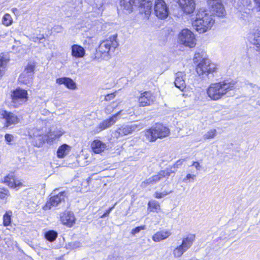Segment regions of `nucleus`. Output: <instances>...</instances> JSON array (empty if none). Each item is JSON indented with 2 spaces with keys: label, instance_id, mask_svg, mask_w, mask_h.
Listing matches in <instances>:
<instances>
[{
  "label": "nucleus",
  "instance_id": "1",
  "mask_svg": "<svg viewBox=\"0 0 260 260\" xmlns=\"http://www.w3.org/2000/svg\"><path fill=\"white\" fill-rule=\"evenodd\" d=\"M235 84L236 82L230 81L228 80L211 83L206 89L207 96L211 101H219L225 96L228 92L234 90Z\"/></svg>",
  "mask_w": 260,
  "mask_h": 260
},
{
  "label": "nucleus",
  "instance_id": "2",
  "mask_svg": "<svg viewBox=\"0 0 260 260\" xmlns=\"http://www.w3.org/2000/svg\"><path fill=\"white\" fill-rule=\"evenodd\" d=\"M117 35L110 36L108 39L102 41L91 57L92 61H100L108 60L111 57V53L113 52L118 47Z\"/></svg>",
  "mask_w": 260,
  "mask_h": 260
},
{
  "label": "nucleus",
  "instance_id": "3",
  "mask_svg": "<svg viewBox=\"0 0 260 260\" xmlns=\"http://www.w3.org/2000/svg\"><path fill=\"white\" fill-rule=\"evenodd\" d=\"M138 4L140 14L144 19H148L152 12V2L150 0H119L120 6L128 13L133 12Z\"/></svg>",
  "mask_w": 260,
  "mask_h": 260
},
{
  "label": "nucleus",
  "instance_id": "4",
  "mask_svg": "<svg viewBox=\"0 0 260 260\" xmlns=\"http://www.w3.org/2000/svg\"><path fill=\"white\" fill-rule=\"evenodd\" d=\"M171 134L170 128L161 122H156L144 131L145 140L150 143L155 142L157 139L168 137Z\"/></svg>",
  "mask_w": 260,
  "mask_h": 260
},
{
  "label": "nucleus",
  "instance_id": "5",
  "mask_svg": "<svg viewBox=\"0 0 260 260\" xmlns=\"http://www.w3.org/2000/svg\"><path fill=\"white\" fill-rule=\"evenodd\" d=\"M215 23V20L208 13L206 10L199 9L192 25L199 33H204L210 30Z\"/></svg>",
  "mask_w": 260,
  "mask_h": 260
},
{
  "label": "nucleus",
  "instance_id": "6",
  "mask_svg": "<svg viewBox=\"0 0 260 260\" xmlns=\"http://www.w3.org/2000/svg\"><path fill=\"white\" fill-rule=\"evenodd\" d=\"M217 65L206 57L202 58L196 67L197 73L202 78L217 72Z\"/></svg>",
  "mask_w": 260,
  "mask_h": 260
},
{
  "label": "nucleus",
  "instance_id": "7",
  "mask_svg": "<svg viewBox=\"0 0 260 260\" xmlns=\"http://www.w3.org/2000/svg\"><path fill=\"white\" fill-rule=\"evenodd\" d=\"M10 98L13 108L21 107L26 103L29 99L27 90L20 87H17L11 91Z\"/></svg>",
  "mask_w": 260,
  "mask_h": 260
},
{
  "label": "nucleus",
  "instance_id": "8",
  "mask_svg": "<svg viewBox=\"0 0 260 260\" xmlns=\"http://www.w3.org/2000/svg\"><path fill=\"white\" fill-rule=\"evenodd\" d=\"M0 121L3 123V128L8 129L19 123L20 117L13 113L4 109L0 110Z\"/></svg>",
  "mask_w": 260,
  "mask_h": 260
},
{
  "label": "nucleus",
  "instance_id": "9",
  "mask_svg": "<svg viewBox=\"0 0 260 260\" xmlns=\"http://www.w3.org/2000/svg\"><path fill=\"white\" fill-rule=\"evenodd\" d=\"M67 198L66 191H61L56 194L50 196L43 206L42 209L44 211L50 210L52 208L56 207L62 202H64Z\"/></svg>",
  "mask_w": 260,
  "mask_h": 260
},
{
  "label": "nucleus",
  "instance_id": "10",
  "mask_svg": "<svg viewBox=\"0 0 260 260\" xmlns=\"http://www.w3.org/2000/svg\"><path fill=\"white\" fill-rule=\"evenodd\" d=\"M180 43L185 47L194 48L196 45V39L194 34L189 29L184 28L178 34Z\"/></svg>",
  "mask_w": 260,
  "mask_h": 260
},
{
  "label": "nucleus",
  "instance_id": "11",
  "mask_svg": "<svg viewBox=\"0 0 260 260\" xmlns=\"http://www.w3.org/2000/svg\"><path fill=\"white\" fill-rule=\"evenodd\" d=\"M172 173H174V172L169 169L160 170L156 174L143 181L141 183V186L146 187L150 184H156L162 179H168Z\"/></svg>",
  "mask_w": 260,
  "mask_h": 260
},
{
  "label": "nucleus",
  "instance_id": "12",
  "mask_svg": "<svg viewBox=\"0 0 260 260\" xmlns=\"http://www.w3.org/2000/svg\"><path fill=\"white\" fill-rule=\"evenodd\" d=\"M138 98V105L140 107H148L152 105L155 100V96L150 90L141 91Z\"/></svg>",
  "mask_w": 260,
  "mask_h": 260
},
{
  "label": "nucleus",
  "instance_id": "13",
  "mask_svg": "<svg viewBox=\"0 0 260 260\" xmlns=\"http://www.w3.org/2000/svg\"><path fill=\"white\" fill-rule=\"evenodd\" d=\"M1 183L16 190L24 186L23 183L18 179L14 172H11L6 175L1 181Z\"/></svg>",
  "mask_w": 260,
  "mask_h": 260
},
{
  "label": "nucleus",
  "instance_id": "14",
  "mask_svg": "<svg viewBox=\"0 0 260 260\" xmlns=\"http://www.w3.org/2000/svg\"><path fill=\"white\" fill-rule=\"evenodd\" d=\"M154 14L161 19L167 18L169 14V8L164 0H155L154 6Z\"/></svg>",
  "mask_w": 260,
  "mask_h": 260
},
{
  "label": "nucleus",
  "instance_id": "15",
  "mask_svg": "<svg viewBox=\"0 0 260 260\" xmlns=\"http://www.w3.org/2000/svg\"><path fill=\"white\" fill-rule=\"evenodd\" d=\"M139 129V125L136 124L122 125L115 131V135L116 138H118L132 134Z\"/></svg>",
  "mask_w": 260,
  "mask_h": 260
},
{
  "label": "nucleus",
  "instance_id": "16",
  "mask_svg": "<svg viewBox=\"0 0 260 260\" xmlns=\"http://www.w3.org/2000/svg\"><path fill=\"white\" fill-rule=\"evenodd\" d=\"M122 112V110H120L116 113L111 116L108 118H107L102 121L98 125V126L96 128V131L94 132V133H98L104 129L110 127L111 126L115 123L118 119V116L121 114Z\"/></svg>",
  "mask_w": 260,
  "mask_h": 260
},
{
  "label": "nucleus",
  "instance_id": "17",
  "mask_svg": "<svg viewBox=\"0 0 260 260\" xmlns=\"http://www.w3.org/2000/svg\"><path fill=\"white\" fill-rule=\"evenodd\" d=\"M176 2L181 11L186 14H190L195 11V0H176Z\"/></svg>",
  "mask_w": 260,
  "mask_h": 260
},
{
  "label": "nucleus",
  "instance_id": "18",
  "mask_svg": "<svg viewBox=\"0 0 260 260\" xmlns=\"http://www.w3.org/2000/svg\"><path fill=\"white\" fill-rule=\"evenodd\" d=\"M211 15L214 17L224 18L226 15V11L222 2H216L215 4L208 6Z\"/></svg>",
  "mask_w": 260,
  "mask_h": 260
},
{
  "label": "nucleus",
  "instance_id": "19",
  "mask_svg": "<svg viewBox=\"0 0 260 260\" xmlns=\"http://www.w3.org/2000/svg\"><path fill=\"white\" fill-rule=\"evenodd\" d=\"M76 217L72 211L65 210L60 215L61 223L68 228H72L76 222Z\"/></svg>",
  "mask_w": 260,
  "mask_h": 260
},
{
  "label": "nucleus",
  "instance_id": "20",
  "mask_svg": "<svg viewBox=\"0 0 260 260\" xmlns=\"http://www.w3.org/2000/svg\"><path fill=\"white\" fill-rule=\"evenodd\" d=\"M57 84L64 85L66 88L70 90H76L77 88L76 82L70 77H61L56 79Z\"/></svg>",
  "mask_w": 260,
  "mask_h": 260
},
{
  "label": "nucleus",
  "instance_id": "21",
  "mask_svg": "<svg viewBox=\"0 0 260 260\" xmlns=\"http://www.w3.org/2000/svg\"><path fill=\"white\" fill-rule=\"evenodd\" d=\"M71 55L75 58H81L85 55V49L80 45L74 44L71 46Z\"/></svg>",
  "mask_w": 260,
  "mask_h": 260
},
{
  "label": "nucleus",
  "instance_id": "22",
  "mask_svg": "<svg viewBox=\"0 0 260 260\" xmlns=\"http://www.w3.org/2000/svg\"><path fill=\"white\" fill-rule=\"evenodd\" d=\"M185 76L184 73L182 72H178L175 75V86L181 91H184L186 87L184 80Z\"/></svg>",
  "mask_w": 260,
  "mask_h": 260
},
{
  "label": "nucleus",
  "instance_id": "23",
  "mask_svg": "<svg viewBox=\"0 0 260 260\" xmlns=\"http://www.w3.org/2000/svg\"><path fill=\"white\" fill-rule=\"evenodd\" d=\"M90 147L92 151L95 154H100L106 149V144L101 140L96 139L91 142Z\"/></svg>",
  "mask_w": 260,
  "mask_h": 260
},
{
  "label": "nucleus",
  "instance_id": "24",
  "mask_svg": "<svg viewBox=\"0 0 260 260\" xmlns=\"http://www.w3.org/2000/svg\"><path fill=\"white\" fill-rule=\"evenodd\" d=\"M171 235V232L169 230H161L156 232L152 237V239L154 242H159L163 241Z\"/></svg>",
  "mask_w": 260,
  "mask_h": 260
},
{
  "label": "nucleus",
  "instance_id": "25",
  "mask_svg": "<svg viewBox=\"0 0 260 260\" xmlns=\"http://www.w3.org/2000/svg\"><path fill=\"white\" fill-rule=\"evenodd\" d=\"M195 239V234H189L183 238L181 245L187 250L192 245Z\"/></svg>",
  "mask_w": 260,
  "mask_h": 260
},
{
  "label": "nucleus",
  "instance_id": "26",
  "mask_svg": "<svg viewBox=\"0 0 260 260\" xmlns=\"http://www.w3.org/2000/svg\"><path fill=\"white\" fill-rule=\"evenodd\" d=\"M161 210L160 204L158 201L154 200L149 201L147 204V213H158Z\"/></svg>",
  "mask_w": 260,
  "mask_h": 260
},
{
  "label": "nucleus",
  "instance_id": "27",
  "mask_svg": "<svg viewBox=\"0 0 260 260\" xmlns=\"http://www.w3.org/2000/svg\"><path fill=\"white\" fill-rule=\"evenodd\" d=\"M9 60L4 53L0 54V79L4 76Z\"/></svg>",
  "mask_w": 260,
  "mask_h": 260
},
{
  "label": "nucleus",
  "instance_id": "28",
  "mask_svg": "<svg viewBox=\"0 0 260 260\" xmlns=\"http://www.w3.org/2000/svg\"><path fill=\"white\" fill-rule=\"evenodd\" d=\"M70 149L71 147L66 144L60 145L57 150L56 154L57 157L59 158H63L68 154Z\"/></svg>",
  "mask_w": 260,
  "mask_h": 260
},
{
  "label": "nucleus",
  "instance_id": "29",
  "mask_svg": "<svg viewBox=\"0 0 260 260\" xmlns=\"http://www.w3.org/2000/svg\"><path fill=\"white\" fill-rule=\"evenodd\" d=\"M32 76L23 72L20 75L18 81L20 84L27 85L32 83Z\"/></svg>",
  "mask_w": 260,
  "mask_h": 260
},
{
  "label": "nucleus",
  "instance_id": "30",
  "mask_svg": "<svg viewBox=\"0 0 260 260\" xmlns=\"http://www.w3.org/2000/svg\"><path fill=\"white\" fill-rule=\"evenodd\" d=\"M13 212L11 210L6 211L3 216V224L4 226L11 225Z\"/></svg>",
  "mask_w": 260,
  "mask_h": 260
},
{
  "label": "nucleus",
  "instance_id": "31",
  "mask_svg": "<svg viewBox=\"0 0 260 260\" xmlns=\"http://www.w3.org/2000/svg\"><path fill=\"white\" fill-rule=\"evenodd\" d=\"M44 236L46 240L50 242H53L57 239L58 233L54 230H49L44 233Z\"/></svg>",
  "mask_w": 260,
  "mask_h": 260
},
{
  "label": "nucleus",
  "instance_id": "32",
  "mask_svg": "<svg viewBox=\"0 0 260 260\" xmlns=\"http://www.w3.org/2000/svg\"><path fill=\"white\" fill-rule=\"evenodd\" d=\"M186 250L181 244L176 246L173 251V254L175 257H180L186 251Z\"/></svg>",
  "mask_w": 260,
  "mask_h": 260
},
{
  "label": "nucleus",
  "instance_id": "33",
  "mask_svg": "<svg viewBox=\"0 0 260 260\" xmlns=\"http://www.w3.org/2000/svg\"><path fill=\"white\" fill-rule=\"evenodd\" d=\"M36 67V62H29L25 67L24 72L33 76Z\"/></svg>",
  "mask_w": 260,
  "mask_h": 260
},
{
  "label": "nucleus",
  "instance_id": "34",
  "mask_svg": "<svg viewBox=\"0 0 260 260\" xmlns=\"http://www.w3.org/2000/svg\"><path fill=\"white\" fill-rule=\"evenodd\" d=\"M2 22L3 24L6 26L11 25L13 22V20L11 15L8 13L5 14L3 17Z\"/></svg>",
  "mask_w": 260,
  "mask_h": 260
},
{
  "label": "nucleus",
  "instance_id": "35",
  "mask_svg": "<svg viewBox=\"0 0 260 260\" xmlns=\"http://www.w3.org/2000/svg\"><path fill=\"white\" fill-rule=\"evenodd\" d=\"M172 192V190H165L162 192L156 191L154 192L153 197L157 199H159L164 198L165 197L169 195Z\"/></svg>",
  "mask_w": 260,
  "mask_h": 260
},
{
  "label": "nucleus",
  "instance_id": "36",
  "mask_svg": "<svg viewBox=\"0 0 260 260\" xmlns=\"http://www.w3.org/2000/svg\"><path fill=\"white\" fill-rule=\"evenodd\" d=\"M10 196V191L5 187L0 188V199L7 200Z\"/></svg>",
  "mask_w": 260,
  "mask_h": 260
},
{
  "label": "nucleus",
  "instance_id": "37",
  "mask_svg": "<svg viewBox=\"0 0 260 260\" xmlns=\"http://www.w3.org/2000/svg\"><path fill=\"white\" fill-rule=\"evenodd\" d=\"M217 135V131L215 129H210L205 134L204 136V140L213 139Z\"/></svg>",
  "mask_w": 260,
  "mask_h": 260
},
{
  "label": "nucleus",
  "instance_id": "38",
  "mask_svg": "<svg viewBox=\"0 0 260 260\" xmlns=\"http://www.w3.org/2000/svg\"><path fill=\"white\" fill-rule=\"evenodd\" d=\"M240 4L239 7L240 10H244L245 8H247L251 6V0H240Z\"/></svg>",
  "mask_w": 260,
  "mask_h": 260
},
{
  "label": "nucleus",
  "instance_id": "39",
  "mask_svg": "<svg viewBox=\"0 0 260 260\" xmlns=\"http://www.w3.org/2000/svg\"><path fill=\"white\" fill-rule=\"evenodd\" d=\"M253 45L256 46L258 51H260V32L255 35L253 40Z\"/></svg>",
  "mask_w": 260,
  "mask_h": 260
},
{
  "label": "nucleus",
  "instance_id": "40",
  "mask_svg": "<svg viewBox=\"0 0 260 260\" xmlns=\"http://www.w3.org/2000/svg\"><path fill=\"white\" fill-rule=\"evenodd\" d=\"M145 229V225H142L140 226H137L134 229H133L131 232V235L134 236L136 234L139 233L141 231L144 230Z\"/></svg>",
  "mask_w": 260,
  "mask_h": 260
},
{
  "label": "nucleus",
  "instance_id": "41",
  "mask_svg": "<svg viewBox=\"0 0 260 260\" xmlns=\"http://www.w3.org/2000/svg\"><path fill=\"white\" fill-rule=\"evenodd\" d=\"M117 91H115L113 92L108 93L105 95L104 100L107 102L113 100L116 97Z\"/></svg>",
  "mask_w": 260,
  "mask_h": 260
},
{
  "label": "nucleus",
  "instance_id": "42",
  "mask_svg": "<svg viewBox=\"0 0 260 260\" xmlns=\"http://www.w3.org/2000/svg\"><path fill=\"white\" fill-rule=\"evenodd\" d=\"M196 177V176L195 175L190 174H188L186 175L185 177L183 178V181L184 182H186L187 181H193Z\"/></svg>",
  "mask_w": 260,
  "mask_h": 260
},
{
  "label": "nucleus",
  "instance_id": "43",
  "mask_svg": "<svg viewBox=\"0 0 260 260\" xmlns=\"http://www.w3.org/2000/svg\"><path fill=\"white\" fill-rule=\"evenodd\" d=\"M5 139L8 144H10V143L13 139V137L10 134H6L5 135Z\"/></svg>",
  "mask_w": 260,
  "mask_h": 260
},
{
  "label": "nucleus",
  "instance_id": "44",
  "mask_svg": "<svg viewBox=\"0 0 260 260\" xmlns=\"http://www.w3.org/2000/svg\"><path fill=\"white\" fill-rule=\"evenodd\" d=\"M183 160L182 159H179L177 160L175 163L173 165V167L177 168L178 166H181L183 164Z\"/></svg>",
  "mask_w": 260,
  "mask_h": 260
},
{
  "label": "nucleus",
  "instance_id": "45",
  "mask_svg": "<svg viewBox=\"0 0 260 260\" xmlns=\"http://www.w3.org/2000/svg\"><path fill=\"white\" fill-rule=\"evenodd\" d=\"M111 211L112 210H111L110 208H108L107 210L105 211L104 214L101 216V218H104L105 217L108 216Z\"/></svg>",
  "mask_w": 260,
  "mask_h": 260
},
{
  "label": "nucleus",
  "instance_id": "46",
  "mask_svg": "<svg viewBox=\"0 0 260 260\" xmlns=\"http://www.w3.org/2000/svg\"><path fill=\"white\" fill-rule=\"evenodd\" d=\"M221 0H207V4L208 6L215 4L216 2H221Z\"/></svg>",
  "mask_w": 260,
  "mask_h": 260
},
{
  "label": "nucleus",
  "instance_id": "47",
  "mask_svg": "<svg viewBox=\"0 0 260 260\" xmlns=\"http://www.w3.org/2000/svg\"><path fill=\"white\" fill-rule=\"evenodd\" d=\"M192 166H194L197 170H199L200 168V165L198 161H193Z\"/></svg>",
  "mask_w": 260,
  "mask_h": 260
},
{
  "label": "nucleus",
  "instance_id": "48",
  "mask_svg": "<svg viewBox=\"0 0 260 260\" xmlns=\"http://www.w3.org/2000/svg\"><path fill=\"white\" fill-rule=\"evenodd\" d=\"M256 8L260 11V0H253Z\"/></svg>",
  "mask_w": 260,
  "mask_h": 260
},
{
  "label": "nucleus",
  "instance_id": "49",
  "mask_svg": "<svg viewBox=\"0 0 260 260\" xmlns=\"http://www.w3.org/2000/svg\"><path fill=\"white\" fill-rule=\"evenodd\" d=\"M113 109H112V110H110L108 109V107H106L105 109V113L107 114H111L112 112H113Z\"/></svg>",
  "mask_w": 260,
  "mask_h": 260
},
{
  "label": "nucleus",
  "instance_id": "50",
  "mask_svg": "<svg viewBox=\"0 0 260 260\" xmlns=\"http://www.w3.org/2000/svg\"><path fill=\"white\" fill-rule=\"evenodd\" d=\"M62 134H63L62 133L60 132L59 134H57L55 135V136L53 138L54 139H58L62 135Z\"/></svg>",
  "mask_w": 260,
  "mask_h": 260
},
{
  "label": "nucleus",
  "instance_id": "51",
  "mask_svg": "<svg viewBox=\"0 0 260 260\" xmlns=\"http://www.w3.org/2000/svg\"><path fill=\"white\" fill-rule=\"evenodd\" d=\"M91 177H88V178H87L86 179V181L87 183L88 184H89V183H90V182L91 181Z\"/></svg>",
  "mask_w": 260,
  "mask_h": 260
},
{
  "label": "nucleus",
  "instance_id": "52",
  "mask_svg": "<svg viewBox=\"0 0 260 260\" xmlns=\"http://www.w3.org/2000/svg\"><path fill=\"white\" fill-rule=\"evenodd\" d=\"M117 203H115L111 207H109V208H110L111 209V210H112L114 208L115 206H116Z\"/></svg>",
  "mask_w": 260,
  "mask_h": 260
},
{
  "label": "nucleus",
  "instance_id": "53",
  "mask_svg": "<svg viewBox=\"0 0 260 260\" xmlns=\"http://www.w3.org/2000/svg\"><path fill=\"white\" fill-rule=\"evenodd\" d=\"M199 54H199V53H196V54H195V56L194 57V59H197V55H199Z\"/></svg>",
  "mask_w": 260,
  "mask_h": 260
}]
</instances>
